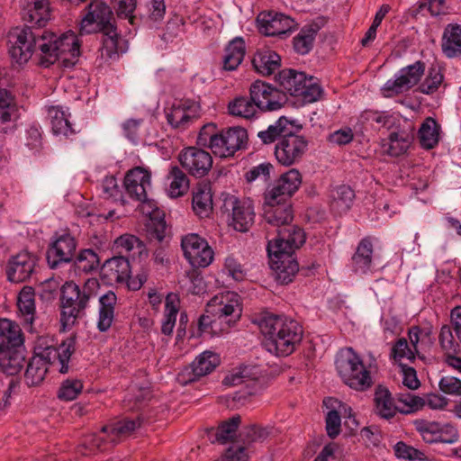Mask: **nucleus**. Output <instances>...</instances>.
<instances>
[{
    "instance_id": "f257e3e1",
    "label": "nucleus",
    "mask_w": 461,
    "mask_h": 461,
    "mask_svg": "<svg viewBox=\"0 0 461 461\" xmlns=\"http://www.w3.org/2000/svg\"><path fill=\"white\" fill-rule=\"evenodd\" d=\"M23 27L13 28L8 33L9 53L17 63H26L32 54L40 50V63L48 68L60 60L64 68L76 64L80 54L79 42L74 33L59 37L42 30L51 19L49 0H23Z\"/></svg>"
},
{
    "instance_id": "f03ea898",
    "label": "nucleus",
    "mask_w": 461,
    "mask_h": 461,
    "mask_svg": "<svg viewBox=\"0 0 461 461\" xmlns=\"http://www.w3.org/2000/svg\"><path fill=\"white\" fill-rule=\"evenodd\" d=\"M76 344L75 334L62 340L58 347L48 345L45 339H40L34 349V356L26 366L25 384L30 387L41 384L48 372V365L57 366L60 374H68L71 356L76 351Z\"/></svg>"
},
{
    "instance_id": "7ed1b4c3",
    "label": "nucleus",
    "mask_w": 461,
    "mask_h": 461,
    "mask_svg": "<svg viewBox=\"0 0 461 461\" xmlns=\"http://www.w3.org/2000/svg\"><path fill=\"white\" fill-rule=\"evenodd\" d=\"M305 233L301 228L279 230L278 238L269 240L267 253L275 279L281 285L294 281L300 268L294 253L305 242Z\"/></svg>"
},
{
    "instance_id": "20e7f679",
    "label": "nucleus",
    "mask_w": 461,
    "mask_h": 461,
    "mask_svg": "<svg viewBox=\"0 0 461 461\" xmlns=\"http://www.w3.org/2000/svg\"><path fill=\"white\" fill-rule=\"evenodd\" d=\"M264 335V348L277 357L291 355L300 345L303 330L301 324L290 318L266 313L258 319Z\"/></svg>"
},
{
    "instance_id": "39448f33",
    "label": "nucleus",
    "mask_w": 461,
    "mask_h": 461,
    "mask_svg": "<svg viewBox=\"0 0 461 461\" xmlns=\"http://www.w3.org/2000/svg\"><path fill=\"white\" fill-rule=\"evenodd\" d=\"M240 312L236 294H217L207 303L205 313L200 316L198 330L201 334L211 336L226 332L240 317Z\"/></svg>"
},
{
    "instance_id": "423d86ee",
    "label": "nucleus",
    "mask_w": 461,
    "mask_h": 461,
    "mask_svg": "<svg viewBox=\"0 0 461 461\" xmlns=\"http://www.w3.org/2000/svg\"><path fill=\"white\" fill-rule=\"evenodd\" d=\"M25 363V349L20 326L7 319L0 322V371L15 375Z\"/></svg>"
},
{
    "instance_id": "0eeeda50",
    "label": "nucleus",
    "mask_w": 461,
    "mask_h": 461,
    "mask_svg": "<svg viewBox=\"0 0 461 461\" xmlns=\"http://www.w3.org/2000/svg\"><path fill=\"white\" fill-rule=\"evenodd\" d=\"M97 285L95 279H89L82 288L72 282L62 286L60 323L63 330L70 329L84 315L90 298L94 296L93 288Z\"/></svg>"
},
{
    "instance_id": "6e6552de",
    "label": "nucleus",
    "mask_w": 461,
    "mask_h": 461,
    "mask_svg": "<svg viewBox=\"0 0 461 461\" xmlns=\"http://www.w3.org/2000/svg\"><path fill=\"white\" fill-rule=\"evenodd\" d=\"M336 368L342 381L354 390L363 392L373 384L370 372L352 348H348L339 354L336 358Z\"/></svg>"
},
{
    "instance_id": "1a4fd4ad",
    "label": "nucleus",
    "mask_w": 461,
    "mask_h": 461,
    "mask_svg": "<svg viewBox=\"0 0 461 461\" xmlns=\"http://www.w3.org/2000/svg\"><path fill=\"white\" fill-rule=\"evenodd\" d=\"M277 80L284 91L293 96H301L307 103L317 101L321 94L315 78L307 77L304 72L285 68L279 72Z\"/></svg>"
},
{
    "instance_id": "9d476101",
    "label": "nucleus",
    "mask_w": 461,
    "mask_h": 461,
    "mask_svg": "<svg viewBox=\"0 0 461 461\" xmlns=\"http://www.w3.org/2000/svg\"><path fill=\"white\" fill-rule=\"evenodd\" d=\"M302 125L295 124L291 132L285 134L275 147V157L277 162L285 167H290L299 163L308 149V140L303 135H300Z\"/></svg>"
},
{
    "instance_id": "9b49d317",
    "label": "nucleus",
    "mask_w": 461,
    "mask_h": 461,
    "mask_svg": "<svg viewBox=\"0 0 461 461\" xmlns=\"http://www.w3.org/2000/svg\"><path fill=\"white\" fill-rule=\"evenodd\" d=\"M114 16L111 8L104 2L92 1L87 13L81 21L80 35L111 30L115 27Z\"/></svg>"
},
{
    "instance_id": "f8f14e48",
    "label": "nucleus",
    "mask_w": 461,
    "mask_h": 461,
    "mask_svg": "<svg viewBox=\"0 0 461 461\" xmlns=\"http://www.w3.org/2000/svg\"><path fill=\"white\" fill-rule=\"evenodd\" d=\"M249 95L262 112L279 110L287 102V96L284 91L261 80H256L250 86Z\"/></svg>"
},
{
    "instance_id": "ddd939ff",
    "label": "nucleus",
    "mask_w": 461,
    "mask_h": 461,
    "mask_svg": "<svg viewBox=\"0 0 461 461\" xmlns=\"http://www.w3.org/2000/svg\"><path fill=\"white\" fill-rule=\"evenodd\" d=\"M76 249L77 240L70 233H56L46 252L49 267L56 269L63 264L74 261Z\"/></svg>"
},
{
    "instance_id": "4468645a",
    "label": "nucleus",
    "mask_w": 461,
    "mask_h": 461,
    "mask_svg": "<svg viewBox=\"0 0 461 461\" xmlns=\"http://www.w3.org/2000/svg\"><path fill=\"white\" fill-rule=\"evenodd\" d=\"M425 71V64L422 61H416L402 68L395 79L388 80L384 87L386 96H393L410 90L420 80Z\"/></svg>"
},
{
    "instance_id": "2eb2a0df",
    "label": "nucleus",
    "mask_w": 461,
    "mask_h": 461,
    "mask_svg": "<svg viewBox=\"0 0 461 461\" xmlns=\"http://www.w3.org/2000/svg\"><path fill=\"white\" fill-rule=\"evenodd\" d=\"M184 255L194 267H206L213 260V251L197 234L185 236L181 242Z\"/></svg>"
},
{
    "instance_id": "dca6fc26",
    "label": "nucleus",
    "mask_w": 461,
    "mask_h": 461,
    "mask_svg": "<svg viewBox=\"0 0 461 461\" xmlns=\"http://www.w3.org/2000/svg\"><path fill=\"white\" fill-rule=\"evenodd\" d=\"M181 166L192 176L203 177L208 174L212 167L211 154L196 147H188L179 154Z\"/></svg>"
},
{
    "instance_id": "f3484780",
    "label": "nucleus",
    "mask_w": 461,
    "mask_h": 461,
    "mask_svg": "<svg viewBox=\"0 0 461 461\" xmlns=\"http://www.w3.org/2000/svg\"><path fill=\"white\" fill-rule=\"evenodd\" d=\"M301 185V173L297 169L292 168L282 174L274 185L266 191V199L269 203L289 201L290 197L299 189Z\"/></svg>"
},
{
    "instance_id": "a211bd4d",
    "label": "nucleus",
    "mask_w": 461,
    "mask_h": 461,
    "mask_svg": "<svg viewBox=\"0 0 461 461\" xmlns=\"http://www.w3.org/2000/svg\"><path fill=\"white\" fill-rule=\"evenodd\" d=\"M276 202L277 203H269V201L265 198L264 219L267 223L272 227L276 228V231L277 234L279 230H284L290 228H299L298 226L291 225L294 215L289 201ZM276 238H278V235Z\"/></svg>"
},
{
    "instance_id": "6ab92c4d",
    "label": "nucleus",
    "mask_w": 461,
    "mask_h": 461,
    "mask_svg": "<svg viewBox=\"0 0 461 461\" xmlns=\"http://www.w3.org/2000/svg\"><path fill=\"white\" fill-rule=\"evenodd\" d=\"M223 208L231 212L232 225L236 230L247 231L254 222V207L249 200H239L230 195L224 200Z\"/></svg>"
},
{
    "instance_id": "aec40b11",
    "label": "nucleus",
    "mask_w": 461,
    "mask_h": 461,
    "mask_svg": "<svg viewBox=\"0 0 461 461\" xmlns=\"http://www.w3.org/2000/svg\"><path fill=\"white\" fill-rule=\"evenodd\" d=\"M199 112L200 104L195 101L186 99L174 104L166 111V117L172 128L184 131L189 127Z\"/></svg>"
},
{
    "instance_id": "412c9836",
    "label": "nucleus",
    "mask_w": 461,
    "mask_h": 461,
    "mask_svg": "<svg viewBox=\"0 0 461 461\" xmlns=\"http://www.w3.org/2000/svg\"><path fill=\"white\" fill-rule=\"evenodd\" d=\"M37 258L28 251L13 256L6 268L8 280L14 283L27 281L34 273Z\"/></svg>"
},
{
    "instance_id": "4be33fe9",
    "label": "nucleus",
    "mask_w": 461,
    "mask_h": 461,
    "mask_svg": "<svg viewBox=\"0 0 461 461\" xmlns=\"http://www.w3.org/2000/svg\"><path fill=\"white\" fill-rule=\"evenodd\" d=\"M150 177V173L140 167L128 171L124 177V186L129 196L139 202H146Z\"/></svg>"
},
{
    "instance_id": "5701e85b",
    "label": "nucleus",
    "mask_w": 461,
    "mask_h": 461,
    "mask_svg": "<svg viewBox=\"0 0 461 461\" xmlns=\"http://www.w3.org/2000/svg\"><path fill=\"white\" fill-rule=\"evenodd\" d=\"M257 21L259 31L267 36L285 34L295 25L294 21L291 17L272 12L260 13Z\"/></svg>"
},
{
    "instance_id": "b1692460",
    "label": "nucleus",
    "mask_w": 461,
    "mask_h": 461,
    "mask_svg": "<svg viewBox=\"0 0 461 461\" xmlns=\"http://www.w3.org/2000/svg\"><path fill=\"white\" fill-rule=\"evenodd\" d=\"M131 267L125 256L107 259L101 268V277L109 284H125L130 277Z\"/></svg>"
},
{
    "instance_id": "393cba45",
    "label": "nucleus",
    "mask_w": 461,
    "mask_h": 461,
    "mask_svg": "<svg viewBox=\"0 0 461 461\" xmlns=\"http://www.w3.org/2000/svg\"><path fill=\"white\" fill-rule=\"evenodd\" d=\"M324 17H317L311 23L304 25L300 32L294 38V49L301 55H305L311 51L317 32L325 25Z\"/></svg>"
},
{
    "instance_id": "a878e982",
    "label": "nucleus",
    "mask_w": 461,
    "mask_h": 461,
    "mask_svg": "<svg viewBox=\"0 0 461 461\" xmlns=\"http://www.w3.org/2000/svg\"><path fill=\"white\" fill-rule=\"evenodd\" d=\"M374 247L371 237L362 239L351 258L352 270L356 274L366 275L372 267Z\"/></svg>"
},
{
    "instance_id": "bb28decb",
    "label": "nucleus",
    "mask_w": 461,
    "mask_h": 461,
    "mask_svg": "<svg viewBox=\"0 0 461 461\" xmlns=\"http://www.w3.org/2000/svg\"><path fill=\"white\" fill-rule=\"evenodd\" d=\"M34 290L31 286H24L19 293L17 298V306L23 320V328L32 332L34 331L35 321V300Z\"/></svg>"
},
{
    "instance_id": "cd10ccee",
    "label": "nucleus",
    "mask_w": 461,
    "mask_h": 461,
    "mask_svg": "<svg viewBox=\"0 0 461 461\" xmlns=\"http://www.w3.org/2000/svg\"><path fill=\"white\" fill-rule=\"evenodd\" d=\"M193 209L203 218L208 217L212 211V186L209 182L198 183L193 193Z\"/></svg>"
},
{
    "instance_id": "c85d7f7f",
    "label": "nucleus",
    "mask_w": 461,
    "mask_h": 461,
    "mask_svg": "<svg viewBox=\"0 0 461 461\" xmlns=\"http://www.w3.org/2000/svg\"><path fill=\"white\" fill-rule=\"evenodd\" d=\"M441 49L443 54L449 59L461 56V25L450 23L446 26Z\"/></svg>"
},
{
    "instance_id": "c756f323",
    "label": "nucleus",
    "mask_w": 461,
    "mask_h": 461,
    "mask_svg": "<svg viewBox=\"0 0 461 461\" xmlns=\"http://www.w3.org/2000/svg\"><path fill=\"white\" fill-rule=\"evenodd\" d=\"M296 124L295 121L281 116L274 124L269 125L266 130L258 132V137L262 144H272L276 140L283 139L285 134L291 132Z\"/></svg>"
},
{
    "instance_id": "7c9ffc66",
    "label": "nucleus",
    "mask_w": 461,
    "mask_h": 461,
    "mask_svg": "<svg viewBox=\"0 0 461 461\" xmlns=\"http://www.w3.org/2000/svg\"><path fill=\"white\" fill-rule=\"evenodd\" d=\"M117 302L116 294L113 291H108L99 298V316L97 329L101 332L107 331L114 320V307Z\"/></svg>"
},
{
    "instance_id": "2f4dec72",
    "label": "nucleus",
    "mask_w": 461,
    "mask_h": 461,
    "mask_svg": "<svg viewBox=\"0 0 461 461\" xmlns=\"http://www.w3.org/2000/svg\"><path fill=\"white\" fill-rule=\"evenodd\" d=\"M220 364L219 356L211 351H204L198 356L191 364L186 371L193 375L188 382H193L197 378L210 374Z\"/></svg>"
},
{
    "instance_id": "473e14b6",
    "label": "nucleus",
    "mask_w": 461,
    "mask_h": 461,
    "mask_svg": "<svg viewBox=\"0 0 461 461\" xmlns=\"http://www.w3.org/2000/svg\"><path fill=\"white\" fill-rule=\"evenodd\" d=\"M375 412L381 418L390 420L396 414L397 407L394 405L393 399L390 391L378 385L374 394Z\"/></svg>"
},
{
    "instance_id": "72a5a7b5",
    "label": "nucleus",
    "mask_w": 461,
    "mask_h": 461,
    "mask_svg": "<svg viewBox=\"0 0 461 461\" xmlns=\"http://www.w3.org/2000/svg\"><path fill=\"white\" fill-rule=\"evenodd\" d=\"M100 32L102 33L101 52L103 57L113 59L126 51V41L119 36L116 26Z\"/></svg>"
},
{
    "instance_id": "f704fd0d",
    "label": "nucleus",
    "mask_w": 461,
    "mask_h": 461,
    "mask_svg": "<svg viewBox=\"0 0 461 461\" xmlns=\"http://www.w3.org/2000/svg\"><path fill=\"white\" fill-rule=\"evenodd\" d=\"M240 422L241 417L238 414L222 421L217 429H210V439L212 442H217L219 444H226L230 441H233Z\"/></svg>"
},
{
    "instance_id": "c9c22d12",
    "label": "nucleus",
    "mask_w": 461,
    "mask_h": 461,
    "mask_svg": "<svg viewBox=\"0 0 461 461\" xmlns=\"http://www.w3.org/2000/svg\"><path fill=\"white\" fill-rule=\"evenodd\" d=\"M246 52L245 41L237 37L225 48L222 58V68L227 71L235 70L242 62Z\"/></svg>"
},
{
    "instance_id": "e433bc0d",
    "label": "nucleus",
    "mask_w": 461,
    "mask_h": 461,
    "mask_svg": "<svg viewBox=\"0 0 461 461\" xmlns=\"http://www.w3.org/2000/svg\"><path fill=\"white\" fill-rule=\"evenodd\" d=\"M280 56L268 49L257 51L252 59L254 68L263 76L274 73L280 67Z\"/></svg>"
},
{
    "instance_id": "4c0bfd02",
    "label": "nucleus",
    "mask_w": 461,
    "mask_h": 461,
    "mask_svg": "<svg viewBox=\"0 0 461 461\" xmlns=\"http://www.w3.org/2000/svg\"><path fill=\"white\" fill-rule=\"evenodd\" d=\"M114 244L121 254L129 253L133 258L138 256L140 261L148 258L149 253L145 244L134 235H121L115 240Z\"/></svg>"
},
{
    "instance_id": "58836bf2",
    "label": "nucleus",
    "mask_w": 461,
    "mask_h": 461,
    "mask_svg": "<svg viewBox=\"0 0 461 461\" xmlns=\"http://www.w3.org/2000/svg\"><path fill=\"white\" fill-rule=\"evenodd\" d=\"M113 446L114 443L111 441V438L108 437V434H104L101 430L100 434L93 433L86 435L82 439L78 451L82 455L87 456L97 451H107Z\"/></svg>"
},
{
    "instance_id": "ea45409f",
    "label": "nucleus",
    "mask_w": 461,
    "mask_h": 461,
    "mask_svg": "<svg viewBox=\"0 0 461 461\" xmlns=\"http://www.w3.org/2000/svg\"><path fill=\"white\" fill-rule=\"evenodd\" d=\"M142 424V419L137 417L136 419H123L110 426H104L102 431L108 434L111 441L114 445L117 444L121 437L130 436L133 431L140 428Z\"/></svg>"
},
{
    "instance_id": "a19ab883",
    "label": "nucleus",
    "mask_w": 461,
    "mask_h": 461,
    "mask_svg": "<svg viewBox=\"0 0 461 461\" xmlns=\"http://www.w3.org/2000/svg\"><path fill=\"white\" fill-rule=\"evenodd\" d=\"M48 116L50 120L51 129L55 135L68 137L75 133L68 120V114L59 106H51L48 110Z\"/></svg>"
},
{
    "instance_id": "79ce46f5",
    "label": "nucleus",
    "mask_w": 461,
    "mask_h": 461,
    "mask_svg": "<svg viewBox=\"0 0 461 461\" xmlns=\"http://www.w3.org/2000/svg\"><path fill=\"white\" fill-rule=\"evenodd\" d=\"M440 125L431 117L422 122L419 130V139L422 148L433 149L439 140Z\"/></svg>"
},
{
    "instance_id": "37998d69",
    "label": "nucleus",
    "mask_w": 461,
    "mask_h": 461,
    "mask_svg": "<svg viewBox=\"0 0 461 461\" xmlns=\"http://www.w3.org/2000/svg\"><path fill=\"white\" fill-rule=\"evenodd\" d=\"M331 208L338 213L346 212L351 207L355 198V193L350 186L341 185L334 188L331 194Z\"/></svg>"
},
{
    "instance_id": "c03bdc74",
    "label": "nucleus",
    "mask_w": 461,
    "mask_h": 461,
    "mask_svg": "<svg viewBox=\"0 0 461 461\" xmlns=\"http://www.w3.org/2000/svg\"><path fill=\"white\" fill-rule=\"evenodd\" d=\"M179 310V299L175 294H168L166 297L165 315L162 321L161 332L171 335L176 324V315Z\"/></svg>"
},
{
    "instance_id": "a18cd8bd",
    "label": "nucleus",
    "mask_w": 461,
    "mask_h": 461,
    "mask_svg": "<svg viewBox=\"0 0 461 461\" xmlns=\"http://www.w3.org/2000/svg\"><path fill=\"white\" fill-rule=\"evenodd\" d=\"M258 105L253 102L251 96H239L230 101L228 104L229 113L244 119H250L255 116Z\"/></svg>"
},
{
    "instance_id": "49530a36",
    "label": "nucleus",
    "mask_w": 461,
    "mask_h": 461,
    "mask_svg": "<svg viewBox=\"0 0 461 461\" xmlns=\"http://www.w3.org/2000/svg\"><path fill=\"white\" fill-rule=\"evenodd\" d=\"M171 179L169 185V195L171 197H179L186 193L189 187L187 176L176 166L171 167L168 175Z\"/></svg>"
},
{
    "instance_id": "de8ad7c7",
    "label": "nucleus",
    "mask_w": 461,
    "mask_h": 461,
    "mask_svg": "<svg viewBox=\"0 0 461 461\" xmlns=\"http://www.w3.org/2000/svg\"><path fill=\"white\" fill-rule=\"evenodd\" d=\"M75 268L79 272L90 273L100 265L98 255L90 249L81 250L73 261Z\"/></svg>"
},
{
    "instance_id": "09e8293b",
    "label": "nucleus",
    "mask_w": 461,
    "mask_h": 461,
    "mask_svg": "<svg viewBox=\"0 0 461 461\" xmlns=\"http://www.w3.org/2000/svg\"><path fill=\"white\" fill-rule=\"evenodd\" d=\"M444 76L438 66L432 65L429 70L424 81L420 85L418 90L425 95L435 93L442 84Z\"/></svg>"
},
{
    "instance_id": "8fccbe9b",
    "label": "nucleus",
    "mask_w": 461,
    "mask_h": 461,
    "mask_svg": "<svg viewBox=\"0 0 461 461\" xmlns=\"http://www.w3.org/2000/svg\"><path fill=\"white\" fill-rule=\"evenodd\" d=\"M228 139V149H231L233 155L240 149H245L248 142V132L246 129L240 126L224 129Z\"/></svg>"
},
{
    "instance_id": "3c124183",
    "label": "nucleus",
    "mask_w": 461,
    "mask_h": 461,
    "mask_svg": "<svg viewBox=\"0 0 461 461\" xmlns=\"http://www.w3.org/2000/svg\"><path fill=\"white\" fill-rule=\"evenodd\" d=\"M411 139L405 132H391L389 135L388 154L393 157H398L405 153L411 143Z\"/></svg>"
},
{
    "instance_id": "603ef678",
    "label": "nucleus",
    "mask_w": 461,
    "mask_h": 461,
    "mask_svg": "<svg viewBox=\"0 0 461 461\" xmlns=\"http://www.w3.org/2000/svg\"><path fill=\"white\" fill-rule=\"evenodd\" d=\"M83 390V383L79 379H66L64 380L58 391V398L62 401L75 400Z\"/></svg>"
},
{
    "instance_id": "864d4df0",
    "label": "nucleus",
    "mask_w": 461,
    "mask_h": 461,
    "mask_svg": "<svg viewBox=\"0 0 461 461\" xmlns=\"http://www.w3.org/2000/svg\"><path fill=\"white\" fill-rule=\"evenodd\" d=\"M227 386H235L245 384L247 386L256 384L254 378H251V370L248 366L240 367L232 370L222 381Z\"/></svg>"
},
{
    "instance_id": "5fc2aeb1",
    "label": "nucleus",
    "mask_w": 461,
    "mask_h": 461,
    "mask_svg": "<svg viewBox=\"0 0 461 461\" xmlns=\"http://www.w3.org/2000/svg\"><path fill=\"white\" fill-rule=\"evenodd\" d=\"M14 111V96L8 90L0 88V121L2 122L11 121Z\"/></svg>"
},
{
    "instance_id": "6e6d98bb",
    "label": "nucleus",
    "mask_w": 461,
    "mask_h": 461,
    "mask_svg": "<svg viewBox=\"0 0 461 461\" xmlns=\"http://www.w3.org/2000/svg\"><path fill=\"white\" fill-rule=\"evenodd\" d=\"M451 325H443L439 333V343L443 350L456 353L461 342H457V337L453 333Z\"/></svg>"
},
{
    "instance_id": "4d7b16f0",
    "label": "nucleus",
    "mask_w": 461,
    "mask_h": 461,
    "mask_svg": "<svg viewBox=\"0 0 461 461\" xmlns=\"http://www.w3.org/2000/svg\"><path fill=\"white\" fill-rule=\"evenodd\" d=\"M217 125L213 122H209L203 125L197 137V144L203 148H208L212 150L214 141L219 133Z\"/></svg>"
},
{
    "instance_id": "13d9d810",
    "label": "nucleus",
    "mask_w": 461,
    "mask_h": 461,
    "mask_svg": "<svg viewBox=\"0 0 461 461\" xmlns=\"http://www.w3.org/2000/svg\"><path fill=\"white\" fill-rule=\"evenodd\" d=\"M240 436L244 443L250 444L253 442L263 441L267 438L268 432L256 424H251L244 427Z\"/></svg>"
},
{
    "instance_id": "bf43d9fd",
    "label": "nucleus",
    "mask_w": 461,
    "mask_h": 461,
    "mask_svg": "<svg viewBox=\"0 0 461 461\" xmlns=\"http://www.w3.org/2000/svg\"><path fill=\"white\" fill-rule=\"evenodd\" d=\"M394 454L398 458L407 459L411 461L423 460L424 454L411 446L399 441L394 446Z\"/></svg>"
},
{
    "instance_id": "052dcab7",
    "label": "nucleus",
    "mask_w": 461,
    "mask_h": 461,
    "mask_svg": "<svg viewBox=\"0 0 461 461\" xmlns=\"http://www.w3.org/2000/svg\"><path fill=\"white\" fill-rule=\"evenodd\" d=\"M390 356L396 361H401L402 358H407L411 361L415 359V353L410 348L407 339L404 338H401L395 342Z\"/></svg>"
},
{
    "instance_id": "680f3d73",
    "label": "nucleus",
    "mask_w": 461,
    "mask_h": 461,
    "mask_svg": "<svg viewBox=\"0 0 461 461\" xmlns=\"http://www.w3.org/2000/svg\"><path fill=\"white\" fill-rule=\"evenodd\" d=\"M361 116L366 122H375L388 129L393 124V117L385 112L368 110L365 111Z\"/></svg>"
},
{
    "instance_id": "e2e57ef3",
    "label": "nucleus",
    "mask_w": 461,
    "mask_h": 461,
    "mask_svg": "<svg viewBox=\"0 0 461 461\" xmlns=\"http://www.w3.org/2000/svg\"><path fill=\"white\" fill-rule=\"evenodd\" d=\"M273 166L270 163H262L250 168L245 175L248 182H253L257 179L267 181L270 177V170Z\"/></svg>"
},
{
    "instance_id": "0e129e2a",
    "label": "nucleus",
    "mask_w": 461,
    "mask_h": 461,
    "mask_svg": "<svg viewBox=\"0 0 461 461\" xmlns=\"http://www.w3.org/2000/svg\"><path fill=\"white\" fill-rule=\"evenodd\" d=\"M416 429L420 433H430L435 434L436 437H444V431H446V425H441L438 422L428 421L425 420H420L415 421Z\"/></svg>"
},
{
    "instance_id": "69168bd1",
    "label": "nucleus",
    "mask_w": 461,
    "mask_h": 461,
    "mask_svg": "<svg viewBox=\"0 0 461 461\" xmlns=\"http://www.w3.org/2000/svg\"><path fill=\"white\" fill-rule=\"evenodd\" d=\"M326 431L330 438H335L340 433L341 419L339 413L331 410L326 415Z\"/></svg>"
},
{
    "instance_id": "338daca9",
    "label": "nucleus",
    "mask_w": 461,
    "mask_h": 461,
    "mask_svg": "<svg viewBox=\"0 0 461 461\" xmlns=\"http://www.w3.org/2000/svg\"><path fill=\"white\" fill-rule=\"evenodd\" d=\"M225 136L224 129L221 130L216 137L213 147H212V153L220 158L233 156L231 149H228V139H226Z\"/></svg>"
},
{
    "instance_id": "774afa93",
    "label": "nucleus",
    "mask_w": 461,
    "mask_h": 461,
    "mask_svg": "<svg viewBox=\"0 0 461 461\" xmlns=\"http://www.w3.org/2000/svg\"><path fill=\"white\" fill-rule=\"evenodd\" d=\"M439 388L445 393L461 395V381L454 376L442 377Z\"/></svg>"
}]
</instances>
